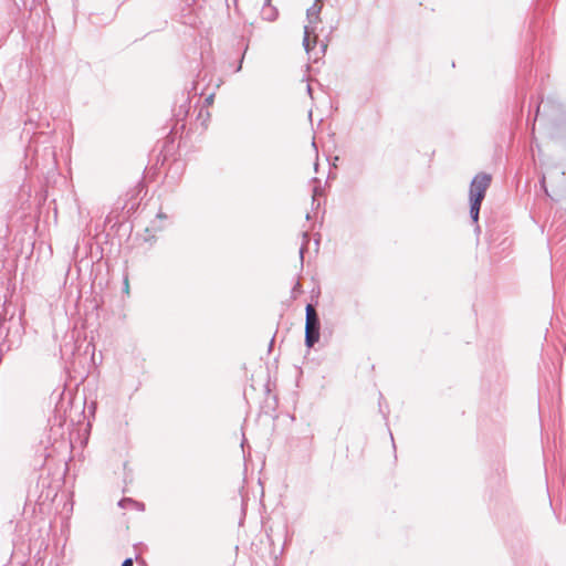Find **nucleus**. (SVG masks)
Listing matches in <instances>:
<instances>
[{
  "label": "nucleus",
  "instance_id": "nucleus-1",
  "mask_svg": "<svg viewBox=\"0 0 566 566\" xmlns=\"http://www.w3.org/2000/svg\"><path fill=\"white\" fill-rule=\"evenodd\" d=\"M318 13L319 8L316 4H313L307 10V19L308 23L304 27V38L303 45L306 52L312 56L315 61L321 57L325 53L326 46L322 44L318 49L316 48L317 34H316V24L318 22Z\"/></svg>",
  "mask_w": 566,
  "mask_h": 566
},
{
  "label": "nucleus",
  "instance_id": "nucleus-2",
  "mask_svg": "<svg viewBox=\"0 0 566 566\" xmlns=\"http://www.w3.org/2000/svg\"><path fill=\"white\" fill-rule=\"evenodd\" d=\"M492 181L490 174L480 172L471 181L469 198L470 202L482 203L485 192Z\"/></svg>",
  "mask_w": 566,
  "mask_h": 566
},
{
  "label": "nucleus",
  "instance_id": "nucleus-3",
  "mask_svg": "<svg viewBox=\"0 0 566 566\" xmlns=\"http://www.w3.org/2000/svg\"><path fill=\"white\" fill-rule=\"evenodd\" d=\"M319 339V321L315 307L306 306L305 343L312 347Z\"/></svg>",
  "mask_w": 566,
  "mask_h": 566
},
{
  "label": "nucleus",
  "instance_id": "nucleus-4",
  "mask_svg": "<svg viewBox=\"0 0 566 566\" xmlns=\"http://www.w3.org/2000/svg\"><path fill=\"white\" fill-rule=\"evenodd\" d=\"M481 203L470 202V216L474 222L479 220Z\"/></svg>",
  "mask_w": 566,
  "mask_h": 566
},
{
  "label": "nucleus",
  "instance_id": "nucleus-5",
  "mask_svg": "<svg viewBox=\"0 0 566 566\" xmlns=\"http://www.w3.org/2000/svg\"><path fill=\"white\" fill-rule=\"evenodd\" d=\"M122 566H133V559L132 558L125 559L124 563L122 564Z\"/></svg>",
  "mask_w": 566,
  "mask_h": 566
}]
</instances>
